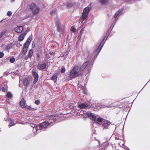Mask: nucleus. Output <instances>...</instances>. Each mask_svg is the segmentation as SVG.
Wrapping results in <instances>:
<instances>
[{"label":"nucleus","mask_w":150,"mask_h":150,"mask_svg":"<svg viewBox=\"0 0 150 150\" xmlns=\"http://www.w3.org/2000/svg\"><path fill=\"white\" fill-rule=\"evenodd\" d=\"M30 9L31 10L33 14L34 15L37 14L40 11V9L37 5L34 3H32L30 5Z\"/></svg>","instance_id":"39448f33"},{"label":"nucleus","mask_w":150,"mask_h":150,"mask_svg":"<svg viewBox=\"0 0 150 150\" xmlns=\"http://www.w3.org/2000/svg\"><path fill=\"white\" fill-rule=\"evenodd\" d=\"M78 87L79 88H80L81 89H82L83 90V93L86 94L87 93V90L83 86H81L79 84H78Z\"/></svg>","instance_id":"2eb2a0df"},{"label":"nucleus","mask_w":150,"mask_h":150,"mask_svg":"<svg viewBox=\"0 0 150 150\" xmlns=\"http://www.w3.org/2000/svg\"><path fill=\"white\" fill-rule=\"evenodd\" d=\"M88 14H86V13H82V14L81 16V17L83 19H86L88 16Z\"/></svg>","instance_id":"b1692460"},{"label":"nucleus","mask_w":150,"mask_h":150,"mask_svg":"<svg viewBox=\"0 0 150 150\" xmlns=\"http://www.w3.org/2000/svg\"><path fill=\"white\" fill-rule=\"evenodd\" d=\"M10 61L11 63H13L15 61V59L13 57H12L10 59Z\"/></svg>","instance_id":"473e14b6"},{"label":"nucleus","mask_w":150,"mask_h":150,"mask_svg":"<svg viewBox=\"0 0 150 150\" xmlns=\"http://www.w3.org/2000/svg\"><path fill=\"white\" fill-rule=\"evenodd\" d=\"M4 55V53L2 52H0V58L3 57Z\"/></svg>","instance_id":"58836bf2"},{"label":"nucleus","mask_w":150,"mask_h":150,"mask_svg":"<svg viewBox=\"0 0 150 150\" xmlns=\"http://www.w3.org/2000/svg\"><path fill=\"white\" fill-rule=\"evenodd\" d=\"M26 108L30 110H35L36 109L34 108H32L30 106H26Z\"/></svg>","instance_id":"72a5a7b5"},{"label":"nucleus","mask_w":150,"mask_h":150,"mask_svg":"<svg viewBox=\"0 0 150 150\" xmlns=\"http://www.w3.org/2000/svg\"><path fill=\"white\" fill-rule=\"evenodd\" d=\"M12 45L11 44H10L7 45L6 49L9 50L11 48H12Z\"/></svg>","instance_id":"c756f323"},{"label":"nucleus","mask_w":150,"mask_h":150,"mask_svg":"<svg viewBox=\"0 0 150 150\" xmlns=\"http://www.w3.org/2000/svg\"><path fill=\"white\" fill-rule=\"evenodd\" d=\"M104 144L107 145H108V144L107 142H105Z\"/></svg>","instance_id":"a18cd8bd"},{"label":"nucleus","mask_w":150,"mask_h":150,"mask_svg":"<svg viewBox=\"0 0 150 150\" xmlns=\"http://www.w3.org/2000/svg\"><path fill=\"white\" fill-rule=\"evenodd\" d=\"M110 122L108 120H105L103 124V126L104 128L107 129L108 128V126L110 125Z\"/></svg>","instance_id":"f8f14e48"},{"label":"nucleus","mask_w":150,"mask_h":150,"mask_svg":"<svg viewBox=\"0 0 150 150\" xmlns=\"http://www.w3.org/2000/svg\"><path fill=\"white\" fill-rule=\"evenodd\" d=\"M115 138H116V139H117V137H115Z\"/></svg>","instance_id":"5fc2aeb1"},{"label":"nucleus","mask_w":150,"mask_h":150,"mask_svg":"<svg viewBox=\"0 0 150 150\" xmlns=\"http://www.w3.org/2000/svg\"><path fill=\"white\" fill-rule=\"evenodd\" d=\"M83 32V29H81L80 31V34L81 35Z\"/></svg>","instance_id":"c03bdc74"},{"label":"nucleus","mask_w":150,"mask_h":150,"mask_svg":"<svg viewBox=\"0 0 150 150\" xmlns=\"http://www.w3.org/2000/svg\"><path fill=\"white\" fill-rule=\"evenodd\" d=\"M112 103L111 102V100H108L105 102L104 105H101V107L100 108L97 107L98 109H99L101 108H103L105 107H110L113 106Z\"/></svg>","instance_id":"0eeeda50"},{"label":"nucleus","mask_w":150,"mask_h":150,"mask_svg":"<svg viewBox=\"0 0 150 150\" xmlns=\"http://www.w3.org/2000/svg\"><path fill=\"white\" fill-rule=\"evenodd\" d=\"M12 14V12L10 11H8L7 13V15L8 16H10Z\"/></svg>","instance_id":"4c0bfd02"},{"label":"nucleus","mask_w":150,"mask_h":150,"mask_svg":"<svg viewBox=\"0 0 150 150\" xmlns=\"http://www.w3.org/2000/svg\"><path fill=\"white\" fill-rule=\"evenodd\" d=\"M29 45H25V44L24 43L23 45V53L24 54H25L28 50V48Z\"/></svg>","instance_id":"ddd939ff"},{"label":"nucleus","mask_w":150,"mask_h":150,"mask_svg":"<svg viewBox=\"0 0 150 150\" xmlns=\"http://www.w3.org/2000/svg\"><path fill=\"white\" fill-rule=\"evenodd\" d=\"M12 97V95L10 92H8L7 93V97L9 99L11 98Z\"/></svg>","instance_id":"bb28decb"},{"label":"nucleus","mask_w":150,"mask_h":150,"mask_svg":"<svg viewBox=\"0 0 150 150\" xmlns=\"http://www.w3.org/2000/svg\"><path fill=\"white\" fill-rule=\"evenodd\" d=\"M7 90V87L6 86H4L2 88V91L4 92H6Z\"/></svg>","instance_id":"2f4dec72"},{"label":"nucleus","mask_w":150,"mask_h":150,"mask_svg":"<svg viewBox=\"0 0 150 150\" xmlns=\"http://www.w3.org/2000/svg\"><path fill=\"white\" fill-rule=\"evenodd\" d=\"M30 126L33 128H35V127H37V126H38L39 125H36L33 123L30 124Z\"/></svg>","instance_id":"f704fd0d"},{"label":"nucleus","mask_w":150,"mask_h":150,"mask_svg":"<svg viewBox=\"0 0 150 150\" xmlns=\"http://www.w3.org/2000/svg\"><path fill=\"white\" fill-rule=\"evenodd\" d=\"M65 69L64 67H62L61 69V71L62 73H64L65 72Z\"/></svg>","instance_id":"c9c22d12"},{"label":"nucleus","mask_w":150,"mask_h":150,"mask_svg":"<svg viewBox=\"0 0 150 150\" xmlns=\"http://www.w3.org/2000/svg\"><path fill=\"white\" fill-rule=\"evenodd\" d=\"M25 35V34H22L18 38V40L20 41H22L23 40Z\"/></svg>","instance_id":"aec40b11"},{"label":"nucleus","mask_w":150,"mask_h":150,"mask_svg":"<svg viewBox=\"0 0 150 150\" xmlns=\"http://www.w3.org/2000/svg\"><path fill=\"white\" fill-rule=\"evenodd\" d=\"M115 138H116V139H117V137H115Z\"/></svg>","instance_id":"864d4df0"},{"label":"nucleus","mask_w":150,"mask_h":150,"mask_svg":"<svg viewBox=\"0 0 150 150\" xmlns=\"http://www.w3.org/2000/svg\"><path fill=\"white\" fill-rule=\"evenodd\" d=\"M85 19H83L82 18H81L80 20H79V23H80L81 22V23H83V21Z\"/></svg>","instance_id":"a19ab883"},{"label":"nucleus","mask_w":150,"mask_h":150,"mask_svg":"<svg viewBox=\"0 0 150 150\" xmlns=\"http://www.w3.org/2000/svg\"><path fill=\"white\" fill-rule=\"evenodd\" d=\"M72 4L71 3H68L67 6L69 8H70L72 6Z\"/></svg>","instance_id":"e433bc0d"},{"label":"nucleus","mask_w":150,"mask_h":150,"mask_svg":"<svg viewBox=\"0 0 150 150\" xmlns=\"http://www.w3.org/2000/svg\"><path fill=\"white\" fill-rule=\"evenodd\" d=\"M116 20L117 21V19H116Z\"/></svg>","instance_id":"3c124183"},{"label":"nucleus","mask_w":150,"mask_h":150,"mask_svg":"<svg viewBox=\"0 0 150 150\" xmlns=\"http://www.w3.org/2000/svg\"><path fill=\"white\" fill-rule=\"evenodd\" d=\"M90 11V8L88 7H86L83 10V13H86L87 14Z\"/></svg>","instance_id":"412c9836"},{"label":"nucleus","mask_w":150,"mask_h":150,"mask_svg":"<svg viewBox=\"0 0 150 150\" xmlns=\"http://www.w3.org/2000/svg\"><path fill=\"white\" fill-rule=\"evenodd\" d=\"M83 115V114H79V115Z\"/></svg>","instance_id":"8fccbe9b"},{"label":"nucleus","mask_w":150,"mask_h":150,"mask_svg":"<svg viewBox=\"0 0 150 150\" xmlns=\"http://www.w3.org/2000/svg\"><path fill=\"white\" fill-rule=\"evenodd\" d=\"M20 104L22 108H24L26 107V103L24 99H22L20 102Z\"/></svg>","instance_id":"4468645a"},{"label":"nucleus","mask_w":150,"mask_h":150,"mask_svg":"<svg viewBox=\"0 0 150 150\" xmlns=\"http://www.w3.org/2000/svg\"><path fill=\"white\" fill-rule=\"evenodd\" d=\"M29 83V82L27 79H25L23 81L21 80V79L19 80V86L21 87L23 86V84L25 86H27Z\"/></svg>","instance_id":"6e6552de"},{"label":"nucleus","mask_w":150,"mask_h":150,"mask_svg":"<svg viewBox=\"0 0 150 150\" xmlns=\"http://www.w3.org/2000/svg\"><path fill=\"white\" fill-rule=\"evenodd\" d=\"M86 114L91 119L94 121L95 122L98 124L101 122L103 120V119L101 117L98 118H97V120H96V117L95 115L91 112H87L86 113Z\"/></svg>","instance_id":"20e7f679"},{"label":"nucleus","mask_w":150,"mask_h":150,"mask_svg":"<svg viewBox=\"0 0 150 150\" xmlns=\"http://www.w3.org/2000/svg\"><path fill=\"white\" fill-rule=\"evenodd\" d=\"M6 30H3L1 32H0V38L2 37L5 33L6 32Z\"/></svg>","instance_id":"a878e982"},{"label":"nucleus","mask_w":150,"mask_h":150,"mask_svg":"<svg viewBox=\"0 0 150 150\" xmlns=\"http://www.w3.org/2000/svg\"><path fill=\"white\" fill-rule=\"evenodd\" d=\"M15 1V0H11V1L12 2H13Z\"/></svg>","instance_id":"09e8293b"},{"label":"nucleus","mask_w":150,"mask_h":150,"mask_svg":"<svg viewBox=\"0 0 150 150\" xmlns=\"http://www.w3.org/2000/svg\"><path fill=\"white\" fill-rule=\"evenodd\" d=\"M35 103L37 105L39 104L40 103V101L38 100H36L35 101Z\"/></svg>","instance_id":"ea45409f"},{"label":"nucleus","mask_w":150,"mask_h":150,"mask_svg":"<svg viewBox=\"0 0 150 150\" xmlns=\"http://www.w3.org/2000/svg\"><path fill=\"white\" fill-rule=\"evenodd\" d=\"M122 11V10H120L117 11L115 13L114 15L115 18H116L117 17V16H120L121 14V12Z\"/></svg>","instance_id":"6ab92c4d"},{"label":"nucleus","mask_w":150,"mask_h":150,"mask_svg":"<svg viewBox=\"0 0 150 150\" xmlns=\"http://www.w3.org/2000/svg\"><path fill=\"white\" fill-rule=\"evenodd\" d=\"M93 62L88 61L84 63L80 67L78 66H74L70 74V77L74 78L81 75L83 71L87 67L88 72L89 73L91 70L93 65Z\"/></svg>","instance_id":"f257e3e1"},{"label":"nucleus","mask_w":150,"mask_h":150,"mask_svg":"<svg viewBox=\"0 0 150 150\" xmlns=\"http://www.w3.org/2000/svg\"><path fill=\"white\" fill-rule=\"evenodd\" d=\"M52 122H44L42 123L40 125H39L38 127L39 129L40 130L43 129H46L47 127H49L52 124Z\"/></svg>","instance_id":"423d86ee"},{"label":"nucleus","mask_w":150,"mask_h":150,"mask_svg":"<svg viewBox=\"0 0 150 150\" xmlns=\"http://www.w3.org/2000/svg\"><path fill=\"white\" fill-rule=\"evenodd\" d=\"M33 75L34 77L33 83H36L38 80V74L35 71H33L32 72Z\"/></svg>","instance_id":"1a4fd4ad"},{"label":"nucleus","mask_w":150,"mask_h":150,"mask_svg":"<svg viewBox=\"0 0 150 150\" xmlns=\"http://www.w3.org/2000/svg\"><path fill=\"white\" fill-rule=\"evenodd\" d=\"M54 22L57 28V30L59 32L62 33L65 30L64 26L63 24L59 21V18L56 17L54 18Z\"/></svg>","instance_id":"7ed1b4c3"},{"label":"nucleus","mask_w":150,"mask_h":150,"mask_svg":"<svg viewBox=\"0 0 150 150\" xmlns=\"http://www.w3.org/2000/svg\"><path fill=\"white\" fill-rule=\"evenodd\" d=\"M57 77L55 74H54L51 77V80L54 81V82H56L57 80Z\"/></svg>","instance_id":"4be33fe9"},{"label":"nucleus","mask_w":150,"mask_h":150,"mask_svg":"<svg viewBox=\"0 0 150 150\" xmlns=\"http://www.w3.org/2000/svg\"><path fill=\"white\" fill-rule=\"evenodd\" d=\"M33 54V50L31 49L29 50L28 52V57L30 58L32 57Z\"/></svg>","instance_id":"5701e85b"},{"label":"nucleus","mask_w":150,"mask_h":150,"mask_svg":"<svg viewBox=\"0 0 150 150\" xmlns=\"http://www.w3.org/2000/svg\"><path fill=\"white\" fill-rule=\"evenodd\" d=\"M14 120L12 121L11 122H10L8 125L9 127L13 126L15 125L16 123H14Z\"/></svg>","instance_id":"c85d7f7f"},{"label":"nucleus","mask_w":150,"mask_h":150,"mask_svg":"<svg viewBox=\"0 0 150 150\" xmlns=\"http://www.w3.org/2000/svg\"><path fill=\"white\" fill-rule=\"evenodd\" d=\"M32 46L33 47H35V44L33 45V44H32Z\"/></svg>","instance_id":"de8ad7c7"},{"label":"nucleus","mask_w":150,"mask_h":150,"mask_svg":"<svg viewBox=\"0 0 150 150\" xmlns=\"http://www.w3.org/2000/svg\"><path fill=\"white\" fill-rule=\"evenodd\" d=\"M106 40V37L105 36L104 37L101 43H100L99 46L97 48L96 50H95L92 55L93 59L94 60L96 58L103 47Z\"/></svg>","instance_id":"f03ea898"},{"label":"nucleus","mask_w":150,"mask_h":150,"mask_svg":"<svg viewBox=\"0 0 150 150\" xmlns=\"http://www.w3.org/2000/svg\"><path fill=\"white\" fill-rule=\"evenodd\" d=\"M23 30V28L22 26H17L15 28V31L18 33H21Z\"/></svg>","instance_id":"9b49d317"},{"label":"nucleus","mask_w":150,"mask_h":150,"mask_svg":"<svg viewBox=\"0 0 150 150\" xmlns=\"http://www.w3.org/2000/svg\"><path fill=\"white\" fill-rule=\"evenodd\" d=\"M39 130H40V129H39V127L38 126H37L35 128H33V132L34 133H35L38 132Z\"/></svg>","instance_id":"393cba45"},{"label":"nucleus","mask_w":150,"mask_h":150,"mask_svg":"<svg viewBox=\"0 0 150 150\" xmlns=\"http://www.w3.org/2000/svg\"><path fill=\"white\" fill-rule=\"evenodd\" d=\"M90 52L89 50H86L83 52V54L85 58H88Z\"/></svg>","instance_id":"a211bd4d"},{"label":"nucleus","mask_w":150,"mask_h":150,"mask_svg":"<svg viewBox=\"0 0 150 150\" xmlns=\"http://www.w3.org/2000/svg\"><path fill=\"white\" fill-rule=\"evenodd\" d=\"M32 40V38L31 36H29L26 42H25V45H29L30 44V43Z\"/></svg>","instance_id":"f3484780"},{"label":"nucleus","mask_w":150,"mask_h":150,"mask_svg":"<svg viewBox=\"0 0 150 150\" xmlns=\"http://www.w3.org/2000/svg\"><path fill=\"white\" fill-rule=\"evenodd\" d=\"M78 106L80 108H90V105L87 104L81 103L78 105Z\"/></svg>","instance_id":"9d476101"},{"label":"nucleus","mask_w":150,"mask_h":150,"mask_svg":"<svg viewBox=\"0 0 150 150\" xmlns=\"http://www.w3.org/2000/svg\"><path fill=\"white\" fill-rule=\"evenodd\" d=\"M10 120V119L8 117L5 118L4 119V120L6 121H9Z\"/></svg>","instance_id":"79ce46f5"},{"label":"nucleus","mask_w":150,"mask_h":150,"mask_svg":"<svg viewBox=\"0 0 150 150\" xmlns=\"http://www.w3.org/2000/svg\"><path fill=\"white\" fill-rule=\"evenodd\" d=\"M75 26H73L71 28V31L73 32H75L76 30V29L75 28Z\"/></svg>","instance_id":"7c9ffc66"},{"label":"nucleus","mask_w":150,"mask_h":150,"mask_svg":"<svg viewBox=\"0 0 150 150\" xmlns=\"http://www.w3.org/2000/svg\"><path fill=\"white\" fill-rule=\"evenodd\" d=\"M2 21H0V22H2Z\"/></svg>","instance_id":"603ef678"},{"label":"nucleus","mask_w":150,"mask_h":150,"mask_svg":"<svg viewBox=\"0 0 150 150\" xmlns=\"http://www.w3.org/2000/svg\"><path fill=\"white\" fill-rule=\"evenodd\" d=\"M53 53V52H50V54H51H51H52Z\"/></svg>","instance_id":"49530a36"},{"label":"nucleus","mask_w":150,"mask_h":150,"mask_svg":"<svg viewBox=\"0 0 150 150\" xmlns=\"http://www.w3.org/2000/svg\"><path fill=\"white\" fill-rule=\"evenodd\" d=\"M55 11L54 10H53L52 11H51L50 12V14H52L54 13H55Z\"/></svg>","instance_id":"37998d69"},{"label":"nucleus","mask_w":150,"mask_h":150,"mask_svg":"<svg viewBox=\"0 0 150 150\" xmlns=\"http://www.w3.org/2000/svg\"><path fill=\"white\" fill-rule=\"evenodd\" d=\"M109 0H100V2L101 4H104L107 3Z\"/></svg>","instance_id":"cd10ccee"},{"label":"nucleus","mask_w":150,"mask_h":150,"mask_svg":"<svg viewBox=\"0 0 150 150\" xmlns=\"http://www.w3.org/2000/svg\"><path fill=\"white\" fill-rule=\"evenodd\" d=\"M46 66V64L44 63L42 64L39 65L38 66V69H39L40 70L43 69H45V68Z\"/></svg>","instance_id":"dca6fc26"}]
</instances>
